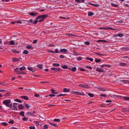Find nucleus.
I'll list each match as a JSON object with an SVG mask.
<instances>
[{"label":"nucleus","instance_id":"obj_1","mask_svg":"<svg viewBox=\"0 0 129 129\" xmlns=\"http://www.w3.org/2000/svg\"><path fill=\"white\" fill-rule=\"evenodd\" d=\"M11 102L10 100L7 99L4 101L3 103L7 107L11 108L12 107V103H11Z\"/></svg>","mask_w":129,"mask_h":129},{"label":"nucleus","instance_id":"obj_2","mask_svg":"<svg viewBox=\"0 0 129 129\" xmlns=\"http://www.w3.org/2000/svg\"><path fill=\"white\" fill-rule=\"evenodd\" d=\"M48 15L46 14H44L41 15L39 16L38 17L36 18V19H39L40 18H42L43 20L46 17L48 16Z\"/></svg>","mask_w":129,"mask_h":129},{"label":"nucleus","instance_id":"obj_3","mask_svg":"<svg viewBox=\"0 0 129 129\" xmlns=\"http://www.w3.org/2000/svg\"><path fill=\"white\" fill-rule=\"evenodd\" d=\"M118 83L123 84V83L126 84L129 83V80H119L118 81Z\"/></svg>","mask_w":129,"mask_h":129},{"label":"nucleus","instance_id":"obj_4","mask_svg":"<svg viewBox=\"0 0 129 129\" xmlns=\"http://www.w3.org/2000/svg\"><path fill=\"white\" fill-rule=\"evenodd\" d=\"M78 85L80 87L84 88H90V86L88 85L79 84Z\"/></svg>","mask_w":129,"mask_h":129},{"label":"nucleus","instance_id":"obj_5","mask_svg":"<svg viewBox=\"0 0 129 129\" xmlns=\"http://www.w3.org/2000/svg\"><path fill=\"white\" fill-rule=\"evenodd\" d=\"M111 97L112 98H117V99H120L122 98V97L121 96L117 95H111V94H110Z\"/></svg>","mask_w":129,"mask_h":129},{"label":"nucleus","instance_id":"obj_6","mask_svg":"<svg viewBox=\"0 0 129 129\" xmlns=\"http://www.w3.org/2000/svg\"><path fill=\"white\" fill-rule=\"evenodd\" d=\"M51 69L55 72H59L60 70V68H52Z\"/></svg>","mask_w":129,"mask_h":129},{"label":"nucleus","instance_id":"obj_7","mask_svg":"<svg viewBox=\"0 0 129 129\" xmlns=\"http://www.w3.org/2000/svg\"><path fill=\"white\" fill-rule=\"evenodd\" d=\"M73 92L74 94L76 95H83L84 96L85 95V94L84 93H82L79 92L78 91H73Z\"/></svg>","mask_w":129,"mask_h":129},{"label":"nucleus","instance_id":"obj_8","mask_svg":"<svg viewBox=\"0 0 129 129\" xmlns=\"http://www.w3.org/2000/svg\"><path fill=\"white\" fill-rule=\"evenodd\" d=\"M17 104L16 103H14L13 104V106L11 108L12 109L14 110H17Z\"/></svg>","mask_w":129,"mask_h":129},{"label":"nucleus","instance_id":"obj_9","mask_svg":"<svg viewBox=\"0 0 129 129\" xmlns=\"http://www.w3.org/2000/svg\"><path fill=\"white\" fill-rule=\"evenodd\" d=\"M96 71L98 72L99 73L104 72V70L103 69H100L98 67H97L96 69Z\"/></svg>","mask_w":129,"mask_h":129},{"label":"nucleus","instance_id":"obj_10","mask_svg":"<svg viewBox=\"0 0 129 129\" xmlns=\"http://www.w3.org/2000/svg\"><path fill=\"white\" fill-rule=\"evenodd\" d=\"M19 68H16L14 70L15 72L18 74H20V71L19 70Z\"/></svg>","mask_w":129,"mask_h":129},{"label":"nucleus","instance_id":"obj_11","mask_svg":"<svg viewBox=\"0 0 129 129\" xmlns=\"http://www.w3.org/2000/svg\"><path fill=\"white\" fill-rule=\"evenodd\" d=\"M20 97L22 99H24L25 100H29V98L28 97L25 96H21Z\"/></svg>","mask_w":129,"mask_h":129},{"label":"nucleus","instance_id":"obj_12","mask_svg":"<svg viewBox=\"0 0 129 129\" xmlns=\"http://www.w3.org/2000/svg\"><path fill=\"white\" fill-rule=\"evenodd\" d=\"M26 48L28 49L33 50L34 49V48L32 47L31 45L26 46Z\"/></svg>","mask_w":129,"mask_h":129},{"label":"nucleus","instance_id":"obj_13","mask_svg":"<svg viewBox=\"0 0 129 129\" xmlns=\"http://www.w3.org/2000/svg\"><path fill=\"white\" fill-rule=\"evenodd\" d=\"M12 61L14 62H17L20 61L19 59L15 57H13L12 58Z\"/></svg>","mask_w":129,"mask_h":129},{"label":"nucleus","instance_id":"obj_14","mask_svg":"<svg viewBox=\"0 0 129 129\" xmlns=\"http://www.w3.org/2000/svg\"><path fill=\"white\" fill-rule=\"evenodd\" d=\"M122 98H120L121 99H124L125 100H129V97H126V96H121Z\"/></svg>","mask_w":129,"mask_h":129},{"label":"nucleus","instance_id":"obj_15","mask_svg":"<svg viewBox=\"0 0 129 129\" xmlns=\"http://www.w3.org/2000/svg\"><path fill=\"white\" fill-rule=\"evenodd\" d=\"M66 35L67 36H69V37H71V36H73L76 37L77 36L76 35H73L72 34H66Z\"/></svg>","mask_w":129,"mask_h":129},{"label":"nucleus","instance_id":"obj_16","mask_svg":"<svg viewBox=\"0 0 129 129\" xmlns=\"http://www.w3.org/2000/svg\"><path fill=\"white\" fill-rule=\"evenodd\" d=\"M60 51L62 52H66L68 51L67 50L65 49H61L60 50Z\"/></svg>","mask_w":129,"mask_h":129},{"label":"nucleus","instance_id":"obj_17","mask_svg":"<svg viewBox=\"0 0 129 129\" xmlns=\"http://www.w3.org/2000/svg\"><path fill=\"white\" fill-rule=\"evenodd\" d=\"M61 67L63 69H68V67L67 65H64V66L61 65Z\"/></svg>","mask_w":129,"mask_h":129},{"label":"nucleus","instance_id":"obj_18","mask_svg":"<svg viewBox=\"0 0 129 129\" xmlns=\"http://www.w3.org/2000/svg\"><path fill=\"white\" fill-rule=\"evenodd\" d=\"M26 68L25 67L23 66L22 67L19 68V69L21 72L23 70L25 69Z\"/></svg>","mask_w":129,"mask_h":129},{"label":"nucleus","instance_id":"obj_19","mask_svg":"<svg viewBox=\"0 0 129 129\" xmlns=\"http://www.w3.org/2000/svg\"><path fill=\"white\" fill-rule=\"evenodd\" d=\"M88 14L89 16H90L93 15L94 14L92 12H88Z\"/></svg>","mask_w":129,"mask_h":129},{"label":"nucleus","instance_id":"obj_20","mask_svg":"<svg viewBox=\"0 0 129 129\" xmlns=\"http://www.w3.org/2000/svg\"><path fill=\"white\" fill-rule=\"evenodd\" d=\"M29 15L31 16H35L36 15L37 13L31 12V13H29Z\"/></svg>","mask_w":129,"mask_h":129},{"label":"nucleus","instance_id":"obj_21","mask_svg":"<svg viewBox=\"0 0 129 129\" xmlns=\"http://www.w3.org/2000/svg\"><path fill=\"white\" fill-rule=\"evenodd\" d=\"M84 0H75V1L79 3H81L84 2Z\"/></svg>","mask_w":129,"mask_h":129},{"label":"nucleus","instance_id":"obj_22","mask_svg":"<svg viewBox=\"0 0 129 129\" xmlns=\"http://www.w3.org/2000/svg\"><path fill=\"white\" fill-rule=\"evenodd\" d=\"M53 66L54 67H59L60 64L59 63H54L53 64Z\"/></svg>","mask_w":129,"mask_h":129},{"label":"nucleus","instance_id":"obj_23","mask_svg":"<svg viewBox=\"0 0 129 129\" xmlns=\"http://www.w3.org/2000/svg\"><path fill=\"white\" fill-rule=\"evenodd\" d=\"M24 112L23 111H21L19 113V114L22 117H23L24 116Z\"/></svg>","mask_w":129,"mask_h":129},{"label":"nucleus","instance_id":"obj_24","mask_svg":"<svg viewBox=\"0 0 129 129\" xmlns=\"http://www.w3.org/2000/svg\"><path fill=\"white\" fill-rule=\"evenodd\" d=\"M18 106L19 109L20 110H21L23 108V106L21 105H18Z\"/></svg>","mask_w":129,"mask_h":129},{"label":"nucleus","instance_id":"obj_25","mask_svg":"<svg viewBox=\"0 0 129 129\" xmlns=\"http://www.w3.org/2000/svg\"><path fill=\"white\" fill-rule=\"evenodd\" d=\"M27 69L30 71H32L33 72H34L35 71V70H33L32 68L31 67L27 68Z\"/></svg>","mask_w":129,"mask_h":129},{"label":"nucleus","instance_id":"obj_26","mask_svg":"<svg viewBox=\"0 0 129 129\" xmlns=\"http://www.w3.org/2000/svg\"><path fill=\"white\" fill-rule=\"evenodd\" d=\"M9 43L10 44L12 45H15V42L13 40L10 41L9 42Z\"/></svg>","mask_w":129,"mask_h":129},{"label":"nucleus","instance_id":"obj_27","mask_svg":"<svg viewBox=\"0 0 129 129\" xmlns=\"http://www.w3.org/2000/svg\"><path fill=\"white\" fill-rule=\"evenodd\" d=\"M88 95L91 98L93 97L94 96V95L93 94L91 93H88Z\"/></svg>","mask_w":129,"mask_h":129},{"label":"nucleus","instance_id":"obj_28","mask_svg":"<svg viewBox=\"0 0 129 129\" xmlns=\"http://www.w3.org/2000/svg\"><path fill=\"white\" fill-rule=\"evenodd\" d=\"M95 60L96 63H99L101 61V59H95Z\"/></svg>","mask_w":129,"mask_h":129},{"label":"nucleus","instance_id":"obj_29","mask_svg":"<svg viewBox=\"0 0 129 129\" xmlns=\"http://www.w3.org/2000/svg\"><path fill=\"white\" fill-rule=\"evenodd\" d=\"M64 91V92H68L70 91V90L67 89L65 88L63 89Z\"/></svg>","mask_w":129,"mask_h":129},{"label":"nucleus","instance_id":"obj_30","mask_svg":"<svg viewBox=\"0 0 129 129\" xmlns=\"http://www.w3.org/2000/svg\"><path fill=\"white\" fill-rule=\"evenodd\" d=\"M42 65H38L37 66V67L38 68H39L40 69H42Z\"/></svg>","mask_w":129,"mask_h":129},{"label":"nucleus","instance_id":"obj_31","mask_svg":"<svg viewBox=\"0 0 129 129\" xmlns=\"http://www.w3.org/2000/svg\"><path fill=\"white\" fill-rule=\"evenodd\" d=\"M53 121L55 122H59L60 121V120L59 119H55L53 120Z\"/></svg>","mask_w":129,"mask_h":129},{"label":"nucleus","instance_id":"obj_32","mask_svg":"<svg viewBox=\"0 0 129 129\" xmlns=\"http://www.w3.org/2000/svg\"><path fill=\"white\" fill-rule=\"evenodd\" d=\"M34 123L36 124V125L37 126H39L40 125L39 124V122L38 121H34Z\"/></svg>","mask_w":129,"mask_h":129},{"label":"nucleus","instance_id":"obj_33","mask_svg":"<svg viewBox=\"0 0 129 129\" xmlns=\"http://www.w3.org/2000/svg\"><path fill=\"white\" fill-rule=\"evenodd\" d=\"M28 53V51L27 50H24V52H23V54H27Z\"/></svg>","mask_w":129,"mask_h":129},{"label":"nucleus","instance_id":"obj_34","mask_svg":"<svg viewBox=\"0 0 129 129\" xmlns=\"http://www.w3.org/2000/svg\"><path fill=\"white\" fill-rule=\"evenodd\" d=\"M76 67H74V68H72L71 69V70L73 72H74L75 71H76Z\"/></svg>","mask_w":129,"mask_h":129},{"label":"nucleus","instance_id":"obj_35","mask_svg":"<svg viewBox=\"0 0 129 129\" xmlns=\"http://www.w3.org/2000/svg\"><path fill=\"white\" fill-rule=\"evenodd\" d=\"M14 100L15 101H16L18 102H19L20 103H21L22 102V101H21L20 100L18 99H15Z\"/></svg>","mask_w":129,"mask_h":129},{"label":"nucleus","instance_id":"obj_36","mask_svg":"<svg viewBox=\"0 0 129 129\" xmlns=\"http://www.w3.org/2000/svg\"><path fill=\"white\" fill-rule=\"evenodd\" d=\"M24 105L26 108L27 109H28L30 107V106L28 104L25 103Z\"/></svg>","mask_w":129,"mask_h":129},{"label":"nucleus","instance_id":"obj_37","mask_svg":"<svg viewBox=\"0 0 129 129\" xmlns=\"http://www.w3.org/2000/svg\"><path fill=\"white\" fill-rule=\"evenodd\" d=\"M1 124L2 125H3L4 126H6V125H7L8 124L6 122H2L1 123Z\"/></svg>","mask_w":129,"mask_h":129},{"label":"nucleus","instance_id":"obj_38","mask_svg":"<svg viewBox=\"0 0 129 129\" xmlns=\"http://www.w3.org/2000/svg\"><path fill=\"white\" fill-rule=\"evenodd\" d=\"M120 65L121 66H124L126 65V63H120Z\"/></svg>","mask_w":129,"mask_h":129},{"label":"nucleus","instance_id":"obj_39","mask_svg":"<svg viewBox=\"0 0 129 129\" xmlns=\"http://www.w3.org/2000/svg\"><path fill=\"white\" fill-rule=\"evenodd\" d=\"M76 59L77 60L79 61L80 60H81L82 59V58L81 57H77L76 58Z\"/></svg>","mask_w":129,"mask_h":129},{"label":"nucleus","instance_id":"obj_40","mask_svg":"<svg viewBox=\"0 0 129 129\" xmlns=\"http://www.w3.org/2000/svg\"><path fill=\"white\" fill-rule=\"evenodd\" d=\"M9 85V84H8L6 82H2V85Z\"/></svg>","mask_w":129,"mask_h":129},{"label":"nucleus","instance_id":"obj_41","mask_svg":"<svg viewBox=\"0 0 129 129\" xmlns=\"http://www.w3.org/2000/svg\"><path fill=\"white\" fill-rule=\"evenodd\" d=\"M111 5L112 6L114 7H117L118 6L117 5L113 3H111Z\"/></svg>","mask_w":129,"mask_h":129},{"label":"nucleus","instance_id":"obj_42","mask_svg":"<svg viewBox=\"0 0 129 129\" xmlns=\"http://www.w3.org/2000/svg\"><path fill=\"white\" fill-rule=\"evenodd\" d=\"M118 36H119L120 37H122L124 36V35L122 34H118Z\"/></svg>","mask_w":129,"mask_h":129},{"label":"nucleus","instance_id":"obj_43","mask_svg":"<svg viewBox=\"0 0 129 129\" xmlns=\"http://www.w3.org/2000/svg\"><path fill=\"white\" fill-rule=\"evenodd\" d=\"M14 121L13 120H12L11 121H9L8 123H9L13 124L14 123Z\"/></svg>","mask_w":129,"mask_h":129},{"label":"nucleus","instance_id":"obj_44","mask_svg":"<svg viewBox=\"0 0 129 129\" xmlns=\"http://www.w3.org/2000/svg\"><path fill=\"white\" fill-rule=\"evenodd\" d=\"M28 118L25 117L22 119V120L24 121H27V120Z\"/></svg>","mask_w":129,"mask_h":129},{"label":"nucleus","instance_id":"obj_45","mask_svg":"<svg viewBox=\"0 0 129 129\" xmlns=\"http://www.w3.org/2000/svg\"><path fill=\"white\" fill-rule=\"evenodd\" d=\"M38 20H36L33 22V23L34 24H36L38 22Z\"/></svg>","mask_w":129,"mask_h":129},{"label":"nucleus","instance_id":"obj_46","mask_svg":"<svg viewBox=\"0 0 129 129\" xmlns=\"http://www.w3.org/2000/svg\"><path fill=\"white\" fill-rule=\"evenodd\" d=\"M101 29H105L106 30L109 29V27H102L100 28Z\"/></svg>","mask_w":129,"mask_h":129},{"label":"nucleus","instance_id":"obj_47","mask_svg":"<svg viewBox=\"0 0 129 129\" xmlns=\"http://www.w3.org/2000/svg\"><path fill=\"white\" fill-rule=\"evenodd\" d=\"M94 53L98 55L99 56H103L104 55V54H100L97 52H95Z\"/></svg>","mask_w":129,"mask_h":129},{"label":"nucleus","instance_id":"obj_48","mask_svg":"<svg viewBox=\"0 0 129 129\" xmlns=\"http://www.w3.org/2000/svg\"><path fill=\"white\" fill-rule=\"evenodd\" d=\"M59 58H66V57H65L63 55H61L59 56Z\"/></svg>","mask_w":129,"mask_h":129},{"label":"nucleus","instance_id":"obj_49","mask_svg":"<svg viewBox=\"0 0 129 129\" xmlns=\"http://www.w3.org/2000/svg\"><path fill=\"white\" fill-rule=\"evenodd\" d=\"M51 91L52 93L53 94H54L55 92L56 91V90L52 89H51Z\"/></svg>","mask_w":129,"mask_h":129},{"label":"nucleus","instance_id":"obj_50","mask_svg":"<svg viewBox=\"0 0 129 129\" xmlns=\"http://www.w3.org/2000/svg\"><path fill=\"white\" fill-rule=\"evenodd\" d=\"M28 23H32L33 22V20L32 19H30L29 20L27 21Z\"/></svg>","mask_w":129,"mask_h":129},{"label":"nucleus","instance_id":"obj_51","mask_svg":"<svg viewBox=\"0 0 129 129\" xmlns=\"http://www.w3.org/2000/svg\"><path fill=\"white\" fill-rule=\"evenodd\" d=\"M98 89H100V90L102 91H106V90L105 89H104L103 88H98Z\"/></svg>","mask_w":129,"mask_h":129},{"label":"nucleus","instance_id":"obj_52","mask_svg":"<svg viewBox=\"0 0 129 129\" xmlns=\"http://www.w3.org/2000/svg\"><path fill=\"white\" fill-rule=\"evenodd\" d=\"M54 52L56 53H59V52L58 51V49H55L54 51Z\"/></svg>","mask_w":129,"mask_h":129},{"label":"nucleus","instance_id":"obj_53","mask_svg":"<svg viewBox=\"0 0 129 129\" xmlns=\"http://www.w3.org/2000/svg\"><path fill=\"white\" fill-rule=\"evenodd\" d=\"M44 129H45L48 128V126L47 125H44Z\"/></svg>","mask_w":129,"mask_h":129},{"label":"nucleus","instance_id":"obj_54","mask_svg":"<svg viewBox=\"0 0 129 129\" xmlns=\"http://www.w3.org/2000/svg\"><path fill=\"white\" fill-rule=\"evenodd\" d=\"M100 96H101L104 97H105L107 95L106 94H101Z\"/></svg>","mask_w":129,"mask_h":129},{"label":"nucleus","instance_id":"obj_55","mask_svg":"<svg viewBox=\"0 0 129 129\" xmlns=\"http://www.w3.org/2000/svg\"><path fill=\"white\" fill-rule=\"evenodd\" d=\"M29 128L30 129H35V127L34 126H30Z\"/></svg>","mask_w":129,"mask_h":129},{"label":"nucleus","instance_id":"obj_56","mask_svg":"<svg viewBox=\"0 0 129 129\" xmlns=\"http://www.w3.org/2000/svg\"><path fill=\"white\" fill-rule=\"evenodd\" d=\"M86 67V68H89V69H91V70L92 69V68L91 67V66H87Z\"/></svg>","mask_w":129,"mask_h":129},{"label":"nucleus","instance_id":"obj_57","mask_svg":"<svg viewBox=\"0 0 129 129\" xmlns=\"http://www.w3.org/2000/svg\"><path fill=\"white\" fill-rule=\"evenodd\" d=\"M85 44L86 45H89L90 44V43L88 41L85 42Z\"/></svg>","mask_w":129,"mask_h":129},{"label":"nucleus","instance_id":"obj_58","mask_svg":"<svg viewBox=\"0 0 129 129\" xmlns=\"http://www.w3.org/2000/svg\"><path fill=\"white\" fill-rule=\"evenodd\" d=\"M31 113H30L29 112H28L26 114L27 115V116H30V114Z\"/></svg>","mask_w":129,"mask_h":129},{"label":"nucleus","instance_id":"obj_59","mask_svg":"<svg viewBox=\"0 0 129 129\" xmlns=\"http://www.w3.org/2000/svg\"><path fill=\"white\" fill-rule=\"evenodd\" d=\"M110 29L113 30H116V29H115L111 27H109V29Z\"/></svg>","mask_w":129,"mask_h":129},{"label":"nucleus","instance_id":"obj_60","mask_svg":"<svg viewBox=\"0 0 129 129\" xmlns=\"http://www.w3.org/2000/svg\"><path fill=\"white\" fill-rule=\"evenodd\" d=\"M65 95H66V94H60L59 95H57V96H64Z\"/></svg>","mask_w":129,"mask_h":129},{"label":"nucleus","instance_id":"obj_61","mask_svg":"<svg viewBox=\"0 0 129 129\" xmlns=\"http://www.w3.org/2000/svg\"><path fill=\"white\" fill-rule=\"evenodd\" d=\"M73 53L74 55H78L79 54L76 52L74 51Z\"/></svg>","mask_w":129,"mask_h":129},{"label":"nucleus","instance_id":"obj_62","mask_svg":"<svg viewBox=\"0 0 129 129\" xmlns=\"http://www.w3.org/2000/svg\"><path fill=\"white\" fill-rule=\"evenodd\" d=\"M34 95L35 97H38L40 96L39 95L37 94H35Z\"/></svg>","mask_w":129,"mask_h":129},{"label":"nucleus","instance_id":"obj_63","mask_svg":"<svg viewBox=\"0 0 129 129\" xmlns=\"http://www.w3.org/2000/svg\"><path fill=\"white\" fill-rule=\"evenodd\" d=\"M48 51L49 52H51L52 53H55L53 51V50H49Z\"/></svg>","mask_w":129,"mask_h":129},{"label":"nucleus","instance_id":"obj_64","mask_svg":"<svg viewBox=\"0 0 129 129\" xmlns=\"http://www.w3.org/2000/svg\"><path fill=\"white\" fill-rule=\"evenodd\" d=\"M9 95V93H6L5 96H7Z\"/></svg>","mask_w":129,"mask_h":129}]
</instances>
